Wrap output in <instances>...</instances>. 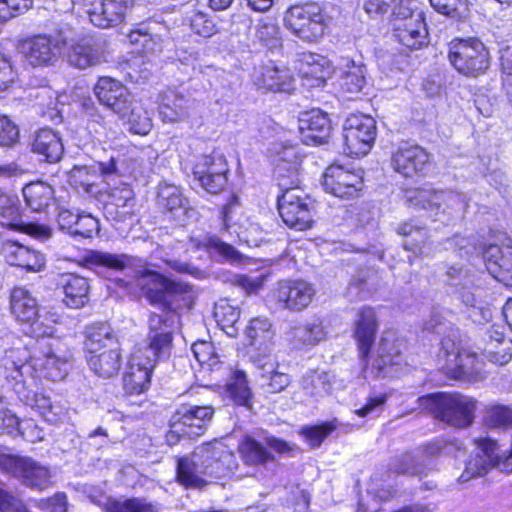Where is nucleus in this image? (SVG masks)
I'll list each match as a JSON object with an SVG mask.
<instances>
[{
	"label": "nucleus",
	"mask_w": 512,
	"mask_h": 512,
	"mask_svg": "<svg viewBox=\"0 0 512 512\" xmlns=\"http://www.w3.org/2000/svg\"><path fill=\"white\" fill-rule=\"evenodd\" d=\"M138 286L146 299L158 306L162 313L150 315L148 344L137 347L130 357L128 371L123 377L124 389L129 394H141L149 388L157 361L170 355L172 334L180 311L189 308L196 296L190 284L154 271H146L138 280Z\"/></svg>",
	"instance_id": "obj_1"
},
{
	"label": "nucleus",
	"mask_w": 512,
	"mask_h": 512,
	"mask_svg": "<svg viewBox=\"0 0 512 512\" xmlns=\"http://www.w3.org/2000/svg\"><path fill=\"white\" fill-rule=\"evenodd\" d=\"M234 467V454L224 443L214 441L178 460L177 480L186 487L201 488L226 476Z\"/></svg>",
	"instance_id": "obj_2"
},
{
	"label": "nucleus",
	"mask_w": 512,
	"mask_h": 512,
	"mask_svg": "<svg viewBox=\"0 0 512 512\" xmlns=\"http://www.w3.org/2000/svg\"><path fill=\"white\" fill-rule=\"evenodd\" d=\"M5 378L25 381V378L35 383L39 378L52 381L64 379L70 367L66 356H58L51 349L34 350L26 347H16L5 351L2 359Z\"/></svg>",
	"instance_id": "obj_3"
},
{
	"label": "nucleus",
	"mask_w": 512,
	"mask_h": 512,
	"mask_svg": "<svg viewBox=\"0 0 512 512\" xmlns=\"http://www.w3.org/2000/svg\"><path fill=\"white\" fill-rule=\"evenodd\" d=\"M85 358L89 369L98 377L111 378L122 366L119 341L113 329L105 323H96L86 330Z\"/></svg>",
	"instance_id": "obj_4"
},
{
	"label": "nucleus",
	"mask_w": 512,
	"mask_h": 512,
	"mask_svg": "<svg viewBox=\"0 0 512 512\" xmlns=\"http://www.w3.org/2000/svg\"><path fill=\"white\" fill-rule=\"evenodd\" d=\"M420 406L435 418L455 428H465L474 421L477 401L458 392L428 394L418 399Z\"/></svg>",
	"instance_id": "obj_5"
},
{
	"label": "nucleus",
	"mask_w": 512,
	"mask_h": 512,
	"mask_svg": "<svg viewBox=\"0 0 512 512\" xmlns=\"http://www.w3.org/2000/svg\"><path fill=\"white\" fill-rule=\"evenodd\" d=\"M403 200L410 207L430 211L435 220L444 224L459 218L465 207L460 194L427 187L404 190Z\"/></svg>",
	"instance_id": "obj_6"
},
{
	"label": "nucleus",
	"mask_w": 512,
	"mask_h": 512,
	"mask_svg": "<svg viewBox=\"0 0 512 512\" xmlns=\"http://www.w3.org/2000/svg\"><path fill=\"white\" fill-rule=\"evenodd\" d=\"M330 17L315 3L293 5L283 15V25L305 42H318L325 34Z\"/></svg>",
	"instance_id": "obj_7"
},
{
	"label": "nucleus",
	"mask_w": 512,
	"mask_h": 512,
	"mask_svg": "<svg viewBox=\"0 0 512 512\" xmlns=\"http://www.w3.org/2000/svg\"><path fill=\"white\" fill-rule=\"evenodd\" d=\"M10 310L17 321L27 326L26 333L35 338L55 333V315L41 314L37 300L24 287H15L10 294Z\"/></svg>",
	"instance_id": "obj_8"
},
{
	"label": "nucleus",
	"mask_w": 512,
	"mask_h": 512,
	"mask_svg": "<svg viewBox=\"0 0 512 512\" xmlns=\"http://www.w3.org/2000/svg\"><path fill=\"white\" fill-rule=\"evenodd\" d=\"M448 59L451 65L465 76L483 74L490 64L488 49L475 37L452 40L449 43Z\"/></svg>",
	"instance_id": "obj_9"
},
{
	"label": "nucleus",
	"mask_w": 512,
	"mask_h": 512,
	"mask_svg": "<svg viewBox=\"0 0 512 512\" xmlns=\"http://www.w3.org/2000/svg\"><path fill=\"white\" fill-rule=\"evenodd\" d=\"M394 31L398 41L409 49H419L427 44L428 31L424 13L417 0L407 2L404 8H395Z\"/></svg>",
	"instance_id": "obj_10"
},
{
	"label": "nucleus",
	"mask_w": 512,
	"mask_h": 512,
	"mask_svg": "<svg viewBox=\"0 0 512 512\" xmlns=\"http://www.w3.org/2000/svg\"><path fill=\"white\" fill-rule=\"evenodd\" d=\"M214 415L212 406L182 404L173 414L170 426L171 430L168 440L178 437L195 438L202 435Z\"/></svg>",
	"instance_id": "obj_11"
},
{
	"label": "nucleus",
	"mask_w": 512,
	"mask_h": 512,
	"mask_svg": "<svg viewBox=\"0 0 512 512\" xmlns=\"http://www.w3.org/2000/svg\"><path fill=\"white\" fill-rule=\"evenodd\" d=\"M299 185L280 188L278 196V210L284 223L296 230H306L311 227L312 215L308 199Z\"/></svg>",
	"instance_id": "obj_12"
},
{
	"label": "nucleus",
	"mask_w": 512,
	"mask_h": 512,
	"mask_svg": "<svg viewBox=\"0 0 512 512\" xmlns=\"http://www.w3.org/2000/svg\"><path fill=\"white\" fill-rule=\"evenodd\" d=\"M228 171L226 158L216 150L200 156L193 167L195 180L211 194H217L225 187Z\"/></svg>",
	"instance_id": "obj_13"
},
{
	"label": "nucleus",
	"mask_w": 512,
	"mask_h": 512,
	"mask_svg": "<svg viewBox=\"0 0 512 512\" xmlns=\"http://www.w3.org/2000/svg\"><path fill=\"white\" fill-rule=\"evenodd\" d=\"M446 368L455 379L472 381L478 378L481 367L475 353L461 349L450 337L441 341Z\"/></svg>",
	"instance_id": "obj_14"
},
{
	"label": "nucleus",
	"mask_w": 512,
	"mask_h": 512,
	"mask_svg": "<svg viewBox=\"0 0 512 512\" xmlns=\"http://www.w3.org/2000/svg\"><path fill=\"white\" fill-rule=\"evenodd\" d=\"M323 187L327 193L341 199H351L363 188L362 171H354L342 165H330L323 175Z\"/></svg>",
	"instance_id": "obj_15"
},
{
	"label": "nucleus",
	"mask_w": 512,
	"mask_h": 512,
	"mask_svg": "<svg viewBox=\"0 0 512 512\" xmlns=\"http://www.w3.org/2000/svg\"><path fill=\"white\" fill-rule=\"evenodd\" d=\"M275 164V175L279 188L299 185L302 156L294 145L275 143L270 149Z\"/></svg>",
	"instance_id": "obj_16"
},
{
	"label": "nucleus",
	"mask_w": 512,
	"mask_h": 512,
	"mask_svg": "<svg viewBox=\"0 0 512 512\" xmlns=\"http://www.w3.org/2000/svg\"><path fill=\"white\" fill-rule=\"evenodd\" d=\"M134 0H87L85 13L99 28H112L121 24Z\"/></svg>",
	"instance_id": "obj_17"
},
{
	"label": "nucleus",
	"mask_w": 512,
	"mask_h": 512,
	"mask_svg": "<svg viewBox=\"0 0 512 512\" xmlns=\"http://www.w3.org/2000/svg\"><path fill=\"white\" fill-rule=\"evenodd\" d=\"M70 65L86 69L106 61V54L100 43L90 37L62 40V50Z\"/></svg>",
	"instance_id": "obj_18"
},
{
	"label": "nucleus",
	"mask_w": 512,
	"mask_h": 512,
	"mask_svg": "<svg viewBox=\"0 0 512 512\" xmlns=\"http://www.w3.org/2000/svg\"><path fill=\"white\" fill-rule=\"evenodd\" d=\"M13 381V390L18 395V398L26 405L33 409H36L45 421L55 424L63 419L65 412L59 405H54L51 399L41 393L32 390L33 386H37V381L31 383V380L25 378V381H21L20 378L9 379Z\"/></svg>",
	"instance_id": "obj_19"
},
{
	"label": "nucleus",
	"mask_w": 512,
	"mask_h": 512,
	"mask_svg": "<svg viewBox=\"0 0 512 512\" xmlns=\"http://www.w3.org/2000/svg\"><path fill=\"white\" fill-rule=\"evenodd\" d=\"M25 61L33 67L54 64L62 53V41L46 35L24 40L19 46Z\"/></svg>",
	"instance_id": "obj_20"
},
{
	"label": "nucleus",
	"mask_w": 512,
	"mask_h": 512,
	"mask_svg": "<svg viewBox=\"0 0 512 512\" xmlns=\"http://www.w3.org/2000/svg\"><path fill=\"white\" fill-rule=\"evenodd\" d=\"M98 100L121 117L132 111V97L128 89L110 77H101L94 87Z\"/></svg>",
	"instance_id": "obj_21"
},
{
	"label": "nucleus",
	"mask_w": 512,
	"mask_h": 512,
	"mask_svg": "<svg viewBox=\"0 0 512 512\" xmlns=\"http://www.w3.org/2000/svg\"><path fill=\"white\" fill-rule=\"evenodd\" d=\"M315 295L313 286L303 280L281 281L274 292L280 306L291 311L304 310Z\"/></svg>",
	"instance_id": "obj_22"
},
{
	"label": "nucleus",
	"mask_w": 512,
	"mask_h": 512,
	"mask_svg": "<svg viewBox=\"0 0 512 512\" xmlns=\"http://www.w3.org/2000/svg\"><path fill=\"white\" fill-rule=\"evenodd\" d=\"M394 170L404 177L426 174L430 166L429 154L418 145L400 147L392 156Z\"/></svg>",
	"instance_id": "obj_23"
},
{
	"label": "nucleus",
	"mask_w": 512,
	"mask_h": 512,
	"mask_svg": "<svg viewBox=\"0 0 512 512\" xmlns=\"http://www.w3.org/2000/svg\"><path fill=\"white\" fill-rule=\"evenodd\" d=\"M244 333L249 345L255 348L251 356L273 355L276 333L269 318L262 316L252 318Z\"/></svg>",
	"instance_id": "obj_24"
},
{
	"label": "nucleus",
	"mask_w": 512,
	"mask_h": 512,
	"mask_svg": "<svg viewBox=\"0 0 512 512\" xmlns=\"http://www.w3.org/2000/svg\"><path fill=\"white\" fill-rule=\"evenodd\" d=\"M488 272L505 286H512V245L491 244L484 248Z\"/></svg>",
	"instance_id": "obj_25"
},
{
	"label": "nucleus",
	"mask_w": 512,
	"mask_h": 512,
	"mask_svg": "<svg viewBox=\"0 0 512 512\" xmlns=\"http://www.w3.org/2000/svg\"><path fill=\"white\" fill-rule=\"evenodd\" d=\"M253 82L263 92H289L293 89V77L286 68H279L272 62L254 70Z\"/></svg>",
	"instance_id": "obj_26"
},
{
	"label": "nucleus",
	"mask_w": 512,
	"mask_h": 512,
	"mask_svg": "<svg viewBox=\"0 0 512 512\" xmlns=\"http://www.w3.org/2000/svg\"><path fill=\"white\" fill-rule=\"evenodd\" d=\"M0 254L9 265L30 272L40 271L45 265L43 254L16 241H4L0 247Z\"/></svg>",
	"instance_id": "obj_27"
},
{
	"label": "nucleus",
	"mask_w": 512,
	"mask_h": 512,
	"mask_svg": "<svg viewBox=\"0 0 512 512\" xmlns=\"http://www.w3.org/2000/svg\"><path fill=\"white\" fill-rule=\"evenodd\" d=\"M378 329L376 313L371 307H362L356 314L353 335L358 345L359 357L366 361Z\"/></svg>",
	"instance_id": "obj_28"
},
{
	"label": "nucleus",
	"mask_w": 512,
	"mask_h": 512,
	"mask_svg": "<svg viewBox=\"0 0 512 512\" xmlns=\"http://www.w3.org/2000/svg\"><path fill=\"white\" fill-rule=\"evenodd\" d=\"M299 75L303 85L308 88L320 87L332 73V66L329 60L319 54H303L299 61Z\"/></svg>",
	"instance_id": "obj_29"
},
{
	"label": "nucleus",
	"mask_w": 512,
	"mask_h": 512,
	"mask_svg": "<svg viewBox=\"0 0 512 512\" xmlns=\"http://www.w3.org/2000/svg\"><path fill=\"white\" fill-rule=\"evenodd\" d=\"M264 440V444L250 437L242 441L240 444V452L247 464L257 465L271 460L273 456L267 447L279 453H284L289 450V446L285 441L274 436H267Z\"/></svg>",
	"instance_id": "obj_30"
},
{
	"label": "nucleus",
	"mask_w": 512,
	"mask_h": 512,
	"mask_svg": "<svg viewBox=\"0 0 512 512\" xmlns=\"http://www.w3.org/2000/svg\"><path fill=\"white\" fill-rule=\"evenodd\" d=\"M57 287L64 293L63 302L72 309L82 308L89 301L90 285L88 279L74 273L58 276Z\"/></svg>",
	"instance_id": "obj_31"
},
{
	"label": "nucleus",
	"mask_w": 512,
	"mask_h": 512,
	"mask_svg": "<svg viewBox=\"0 0 512 512\" xmlns=\"http://www.w3.org/2000/svg\"><path fill=\"white\" fill-rule=\"evenodd\" d=\"M401 360V342L392 331L384 332L377 349V357L374 359L371 372L374 377L388 375L386 368L399 364Z\"/></svg>",
	"instance_id": "obj_32"
},
{
	"label": "nucleus",
	"mask_w": 512,
	"mask_h": 512,
	"mask_svg": "<svg viewBox=\"0 0 512 512\" xmlns=\"http://www.w3.org/2000/svg\"><path fill=\"white\" fill-rule=\"evenodd\" d=\"M326 335L322 321L314 319L291 327L285 333V339L295 349H307L323 341Z\"/></svg>",
	"instance_id": "obj_33"
},
{
	"label": "nucleus",
	"mask_w": 512,
	"mask_h": 512,
	"mask_svg": "<svg viewBox=\"0 0 512 512\" xmlns=\"http://www.w3.org/2000/svg\"><path fill=\"white\" fill-rule=\"evenodd\" d=\"M420 452L413 450L394 458L388 470L382 475V481L390 486L394 476H422L426 473L425 460H420Z\"/></svg>",
	"instance_id": "obj_34"
},
{
	"label": "nucleus",
	"mask_w": 512,
	"mask_h": 512,
	"mask_svg": "<svg viewBox=\"0 0 512 512\" xmlns=\"http://www.w3.org/2000/svg\"><path fill=\"white\" fill-rule=\"evenodd\" d=\"M223 230L229 240L234 243H245L248 246H257L258 240L252 236L257 227L248 224V221L234 220L233 205L228 204L223 208Z\"/></svg>",
	"instance_id": "obj_35"
},
{
	"label": "nucleus",
	"mask_w": 512,
	"mask_h": 512,
	"mask_svg": "<svg viewBox=\"0 0 512 512\" xmlns=\"http://www.w3.org/2000/svg\"><path fill=\"white\" fill-rule=\"evenodd\" d=\"M158 206L169 218L183 221L187 213V200L180 189L171 184H161L158 190Z\"/></svg>",
	"instance_id": "obj_36"
},
{
	"label": "nucleus",
	"mask_w": 512,
	"mask_h": 512,
	"mask_svg": "<svg viewBox=\"0 0 512 512\" xmlns=\"http://www.w3.org/2000/svg\"><path fill=\"white\" fill-rule=\"evenodd\" d=\"M250 358L261 371V377L269 380L267 384L269 392L279 393L290 384V376L277 370L279 363L274 355L250 356Z\"/></svg>",
	"instance_id": "obj_37"
},
{
	"label": "nucleus",
	"mask_w": 512,
	"mask_h": 512,
	"mask_svg": "<svg viewBox=\"0 0 512 512\" xmlns=\"http://www.w3.org/2000/svg\"><path fill=\"white\" fill-rule=\"evenodd\" d=\"M87 262L94 266L106 267L115 271H124L142 266V259L127 254H112L94 251L87 257Z\"/></svg>",
	"instance_id": "obj_38"
},
{
	"label": "nucleus",
	"mask_w": 512,
	"mask_h": 512,
	"mask_svg": "<svg viewBox=\"0 0 512 512\" xmlns=\"http://www.w3.org/2000/svg\"><path fill=\"white\" fill-rule=\"evenodd\" d=\"M63 144L55 130H38L33 141V151L48 162H57L63 154Z\"/></svg>",
	"instance_id": "obj_39"
},
{
	"label": "nucleus",
	"mask_w": 512,
	"mask_h": 512,
	"mask_svg": "<svg viewBox=\"0 0 512 512\" xmlns=\"http://www.w3.org/2000/svg\"><path fill=\"white\" fill-rule=\"evenodd\" d=\"M503 341L502 333L488 330L484 335V346L479 347L482 356L494 364H507L511 360L512 354L509 352V348L504 346Z\"/></svg>",
	"instance_id": "obj_40"
},
{
	"label": "nucleus",
	"mask_w": 512,
	"mask_h": 512,
	"mask_svg": "<svg viewBox=\"0 0 512 512\" xmlns=\"http://www.w3.org/2000/svg\"><path fill=\"white\" fill-rule=\"evenodd\" d=\"M345 152L354 157L367 155L373 147L376 130H345Z\"/></svg>",
	"instance_id": "obj_41"
},
{
	"label": "nucleus",
	"mask_w": 512,
	"mask_h": 512,
	"mask_svg": "<svg viewBox=\"0 0 512 512\" xmlns=\"http://www.w3.org/2000/svg\"><path fill=\"white\" fill-rule=\"evenodd\" d=\"M366 74L365 65L349 60L346 64V70L343 71L339 80L341 91L352 95L362 92L367 84Z\"/></svg>",
	"instance_id": "obj_42"
},
{
	"label": "nucleus",
	"mask_w": 512,
	"mask_h": 512,
	"mask_svg": "<svg viewBox=\"0 0 512 512\" xmlns=\"http://www.w3.org/2000/svg\"><path fill=\"white\" fill-rule=\"evenodd\" d=\"M415 450L416 452H420V460H425L426 469L428 468V462L430 459L435 458L440 454L453 455L455 458H460L465 455V448L458 440L447 441L443 439H436Z\"/></svg>",
	"instance_id": "obj_43"
},
{
	"label": "nucleus",
	"mask_w": 512,
	"mask_h": 512,
	"mask_svg": "<svg viewBox=\"0 0 512 512\" xmlns=\"http://www.w3.org/2000/svg\"><path fill=\"white\" fill-rule=\"evenodd\" d=\"M18 479L30 488L44 490L51 486V474L47 467L28 457Z\"/></svg>",
	"instance_id": "obj_44"
},
{
	"label": "nucleus",
	"mask_w": 512,
	"mask_h": 512,
	"mask_svg": "<svg viewBox=\"0 0 512 512\" xmlns=\"http://www.w3.org/2000/svg\"><path fill=\"white\" fill-rule=\"evenodd\" d=\"M187 100L174 91L166 92L159 106V117L164 124H172L186 117Z\"/></svg>",
	"instance_id": "obj_45"
},
{
	"label": "nucleus",
	"mask_w": 512,
	"mask_h": 512,
	"mask_svg": "<svg viewBox=\"0 0 512 512\" xmlns=\"http://www.w3.org/2000/svg\"><path fill=\"white\" fill-rule=\"evenodd\" d=\"M214 317L218 326L230 337L238 334L237 323L240 318V310L228 300L222 299L215 304Z\"/></svg>",
	"instance_id": "obj_46"
},
{
	"label": "nucleus",
	"mask_w": 512,
	"mask_h": 512,
	"mask_svg": "<svg viewBox=\"0 0 512 512\" xmlns=\"http://www.w3.org/2000/svg\"><path fill=\"white\" fill-rule=\"evenodd\" d=\"M100 194V199L107 205L115 207H130L134 202V192L131 187L123 182H119L114 186L109 183L97 191Z\"/></svg>",
	"instance_id": "obj_47"
},
{
	"label": "nucleus",
	"mask_w": 512,
	"mask_h": 512,
	"mask_svg": "<svg viewBox=\"0 0 512 512\" xmlns=\"http://www.w3.org/2000/svg\"><path fill=\"white\" fill-rule=\"evenodd\" d=\"M227 391L231 399L239 406L248 409L252 407V392L248 385L247 376L244 371L235 370L227 384Z\"/></svg>",
	"instance_id": "obj_48"
},
{
	"label": "nucleus",
	"mask_w": 512,
	"mask_h": 512,
	"mask_svg": "<svg viewBox=\"0 0 512 512\" xmlns=\"http://www.w3.org/2000/svg\"><path fill=\"white\" fill-rule=\"evenodd\" d=\"M23 194L27 205L34 211H41L49 206L53 199V188L43 182L31 183L25 186Z\"/></svg>",
	"instance_id": "obj_49"
},
{
	"label": "nucleus",
	"mask_w": 512,
	"mask_h": 512,
	"mask_svg": "<svg viewBox=\"0 0 512 512\" xmlns=\"http://www.w3.org/2000/svg\"><path fill=\"white\" fill-rule=\"evenodd\" d=\"M334 375L329 372H310L303 380L304 390L314 397H323L331 393Z\"/></svg>",
	"instance_id": "obj_50"
},
{
	"label": "nucleus",
	"mask_w": 512,
	"mask_h": 512,
	"mask_svg": "<svg viewBox=\"0 0 512 512\" xmlns=\"http://www.w3.org/2000/svg\"><path fill=\"white\" fill-rule=\"evenodd\" d=\"M256 38L267 48L281 45L280 27L272 19H261L256 26Z\"/></svg>",
	"instance_id": "obj_51"
},
{
	"label": "nucleus",
	"mask_w": 512,
	"mask_h": 512,
	"mask_svg": "<svg viewBox=\"0 0 512 512\" xmlns=\"http://www.w3.org/2000/svg\"><path fill=\"white\" fill-rule=\"evenodd\" d=\"M108 512H159L158 507L145 499L130 498L126 500H111L107 504Z\"/></svg>",
	"instance_id": "obj_52"
},
{
	"label": "nucleus",
	"mask_w": 512,
	"mask_h": 512,
	"mask_svg": "<svg viewBox=\"0 0 512 512\" xmlns=\"http://www.w3.org/2000/svg\"><path fill=\"white\" fill-rule=\"evenodd\" d=\"M337 429L336 420L324 422L320 425L305 426L300 434L312 448H318L322 442Z\"/></svg>",
	"instance_id": "obj_53"
},
{
	"label": "nucleus",
	"mask_w": 512,
	"mask_h": 512,
	"mask_svg": "<svg viewBox=\"0 0 512 512\" xmlns=\"http://www.w3.org/2000/svg\"><path fill=\"white\" fill-rule=\"evenodd\" d=\"M71 180L76 186L81 187L88 194H96L95 179L97 178V170L88 166H75L70 174Z\"/></svg>",
	"instance_id": "obj_54"
},
{
	"label": "nucleus",
	"mask_w": 512,
	"mask_h": 512,
	"mask_svg": "<svg viewBox=\"0 0 512 512\" xmlns=\"http://www.w3.org/2000/svg\"><path fill=\"white\" fill-rule=\"evenodd\" d=\"M298 122V128H330L332 124L329 115L319 108L301 112Z\"/></svg>",
	"instance_id": "obj_55"
},
{
	"label": "nucleus",
	"mask_w": 512,
	"mask_h": 512,
	"mask_svg": "<svg viewBox=\"0 0 512 512\" xmlns=\"http://www.w3.org/2000/svg\"><path fill=\"white\" fill-rule=\"evenodd\" d=\"M28 457L13 455L8 448L0 447V470L18 478Z\"/></svg>",
	"instance_id": "obj_56"
},
{
	"label": "nucleus",
	"mask_w": 512,
	"mask_h": 512,
	"mask_svg": "<svg viewBox=\"0 0 512 512\" xmlns=\"http://www.w3.org/2000/svg\"><path fill=\"white\" fill-rule=\"evenodd\" d=\"M397 232L400 235L412 237V240L410 242L406 241L404 243V247L406 249H410V250H414V251L421 250V244H423L427 238L426 229L422 228V227H418L411 222H406V223L401 224L397 228Z\"/></svg>",
	"instance_id": "obj_57"
},
{
	"label": "nucleus",
	"mask_w": 512,
	"mask_h": 512,
	"mask_svg": "<svg viewBox=\"0 0 512 512\" xmlns=\"http://www.w3.org/2000/svg\"><path fill=\"white\" fill-rule=\"evenodd\" d=\"M129 42L134 45H141V52L155 54L162 51V43L158 36H153L140 31H133L128 35Z\"/></svg>",
	"instance_id": "obj_58"
},
{
	"label": "nucleus",
	"mask_w": 512,
	"mask_h": 512,
	"mask_svg": "<svg viewBox=\"0 0 512 512\" xmlns=\"http://www.w3.org/2000/svg\"><path fill=\"white\" fill-rule=\"evenodd\" d=\"M485 423L493 428L508 427L512 425V410L506 406H493L486 412Z\"/></svg>",
	"instance_id": "obj_59"
},
{
	"label": "nucleus",
	"mask_w": 512,
	"mask_h": 512,
	"mask_svg": "<svg viewBox=\"0 0 512 512\" xmlns=\"http://www.w3.org/2000/svg\"><path fill=\"white\" fill-rule=\"evenodd\" d=\"M99 232V221L91 214H83L78 216L77 221L71 235L74 237L92 238Z\"/></svg>",
	"instance_id": "obj_60"
},
{
	"label": "nucleus",
	"mask_w": 512,
	"mask_h": 512,
	"mask_svg": "<svg viewBox=\"0 0 512 512\" xmlns=\"http://www.w3.org/2000/svg\"><path fill=\"white\" fill-rule=\"evenodd\" d=\"M191 349L199 364H206L210 368H213L218 364V356L215 353V348L212 343L207 341H197L193 343Z\"/></svg>",
	"instance_id": "obj_61"
},
{
	"label": "nucleus",
	"mask_w": 512,
	"mask_h": 512,
	"mask_svg": "<svg viewBox=\"0 0 512 512\" xmlns=\"http://www.w3.org/2000/svg\"><path fill=\"white\" fill-rule=\"evenodd\" d=\"M190 27L195 34L208 38L217 32V28L212 19L202 12H195L190 17Z\"/></svg>",
	"instance_id": "obj_62"
},
{
	"label": "nucleus",
	"mask_w": 512,
	"mask_h": 512,
	"mask_svg": "<svg viewBox=\"0 0 512 512\" xmlns=\"http://www.w3.org/2000/svg\"><path fill=\"white\" fill-rule=\"evenodd\" d=\"M432 7L441 14L460 17L467 11L466 0H429Z\"/></svg>",
	"instance_id": "obj_63"
},
{
	"label": "nucleus",
	"mask_w": 512,
	"mask_h": 512,
	"mask_svg": "<svg viewBox=\"0 0 512 512\" xmlns=\"http://www.w3.org/2000/svg\"><path fill=\"white\" fill-rule=\"evenodd\" d=\"M209 249H214L229 261H238L240 259L239 252L231 245L216 236H207L200 244Z\"/></svg>",
	"instance_id": "obj_64"
}]
</instances>
